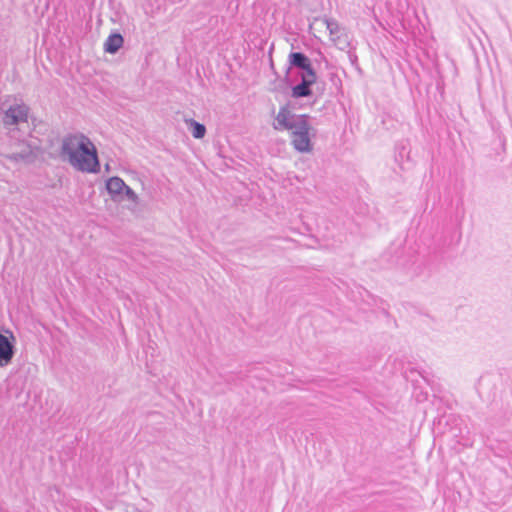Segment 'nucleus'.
I'll use <instances>...</instances> for the list:
<instances>
[{"instance_id":"6","label":"nucleus","mask_w":512,"mask_h":512,"mask_svg":"<svg viewBox=\"0 0 512 512\" xmlns=\"http://www.w3.org/2000/svg\"><path fill=\"white\" fill-rule=\"evenodd\" d=\"M29 108L25 104L11 105L4 111L2 120L5 126L27 123Z\"/></svg>"},{"instance_id":"1","label":"nucleus","mask_w":512,"mask_h":512,"mask_svg":"<svg viewBox=\"0 0 512 512\" xmlns=\"http://www.w3.org/2000/svg\"><path fill=\"white\" fill-rule=\"evenodd\" d=\"M310 119L308 114H295L286 106H282L275 117L273 128L289 131L293 148L300 153H309L313 150L311 138L317 133V130L311 126Z\"/></svg>"},{"instance_id":"7","label":"nucleus","mask_w":512,"mask_h":512,"mask_svg":"<svg viewBox=\"0 0 512 512\" xmlns=\"http://www.w3.org/2000/svg\"><path fill=\"white\" fill-rule=\"evenodd\" d=\"M125 182L117 176L111 177L106 181V189L114 201L122 200Z\"/></svg>"},{"instance_id":"5","label":"nucleus","mask_w":512,"mask_h":512,"mask_svg":"<svg viewBox=\"0 0 512 512\" xmlns=\"http://www.w3.org/2000/svg\"><path fill=\"white\" fill-rule=\"evenodd\" d=\"M15 336L9 332V336L0 332V368L7 367L12 363L16 354Z\"/></svg>"},{"instance_id":"3","label":"nucleus","mask_w":512,"mask_h":512,"mask_svg":"<svg viewBox=\"0 0 512 512\" xmlns=\"http://www.w3.org/2000/svg\"><path fill=\"white\" fill-rule=\"evenodd\" d=\"M15 131L11 132V152L7 155L10 160L15 162H32L34 160L33 149L25 139L16 138Z\"/></svg>"},{"instance_id":"11","label":"nucleus","mask_w":512,"mask_h":512,"mask_svg":"<svg viewBox=\"0 0 512 512\" xmlns=\"http://www.w3.org/2000/svg\"><path fill=\"white\" fill-rule=\"evenodd\" d=\"M187 123H189V129L194 138L201 139L205 136V134H206L205 125H203L193 119H190L189 121H187Z\"/></svg>"},{"instance_id":"13","label":"nucleus","mask_w":512,"mask_h":512,"mask_svg":"<svg viewBox=\"0 0 512 512\" xmlns=\"http://www.w3.org/2000/svg\"><path fill=\"white\" fill-rule=\"evenodd\" d=\"M123 194H125V196L127 197L128 200L132 201V202H137L138 201V196L137 194L134 192L133 189H131L128 185H126V187H124L123 189Z\"/></svg>"},{"instance_id":"12","label":"nucleus","mask_w":512,"mask_h":512,"mask_svg":"<svg viewBox=\"0 0 512 512\" xmlns=\"http://www.w3.org/2000/svg\"><path fill=\"white\" fill-rule=\"evenodd\" d=\"M301 73H300V78L304 77V79H308L310 80L311 82H316L317 80V75H316V71L315 69L313 68L312 66V63H308V66L304 67L303 69H301Z\"/></svg>"},{"instance_id":"2","label":"nucleus","mask_w":512,"mask_h":512,"mask_svg":"<svg viewBox=\"0 0 512 512\" xmlns=\"http://www.w3.org/2000/svg\"><path fill=\"white\" fill-rule=\"evenodd\" d=\"M61 155H67L69 163L78 171L87 173L100 171L97 150L91 140L83 134L65 136L62 140Z\"/></svg>"},{"instance_id":"9","label":"nucleus","mask_w":512,"mask_h":512,"mask_svg":"<svg viewBox=\"0 0 512 512\" xmlns=\"http://www.w3.org/2000/svg\"><path fill=\"white\" fill-rule=\"evenodd\" d=\"M123 43L124 38L120 33H112L108 36L104 43V50L109 54H115L122 47Z\"/></svg>"},{"instance_id":"10","label":"nucleus","mask_w":512,"mask_h":512,"mask_svg":"<svg viewBox=\"0 0 512 512\" xmlns=\"http://www.w3.org/2000/svg\"><path fill=\"white\" fill-rule=\"evenodd\" d=\"M289 65L293 68L303 69L308 66L310 59L302 52H291L288 57Z\"/></svg>"},{"instance_id":"4","label":"nucleus","mask_w":512,"mask_h":512,"mask_svg":"<svg viewBox=\"0 0 512 512\" xmlns=\"http://www.w3.org/2000/svg\"><path fill=\"white\" fill-rule=\"evenodd\" d=\"M322 22L329 31L331 41L338 49L344 51L350 48L349 35L346 29L342 27L337 20L325 17L322 19Z\"/></svg>"},{"instance_id":"8","label":"nucleus","mask_w":512,"mask_h":512,"mask_svg":"<svg viewBox=\"0 0 512 512\" xmlns=\"http://www.w3.org/2000/svg\"><path fill=\"white\" fill-rule=\"evenodd\" d=\"M313 84L314 82H311L308 79L306 80L304 77H302L300 83L292 87L291 96L295 99L311 96V86Z\"/></svg>"}]
</instances>
